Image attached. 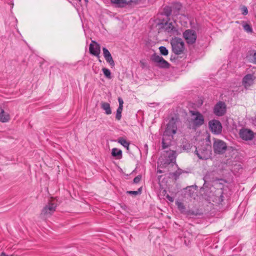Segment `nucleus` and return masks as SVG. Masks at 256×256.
Wrapping results in <instances>:
<instances>
[{"label":"nucleus","mask_w":256,"mask_h":256,"mask_svg":"<svg viewBox=\"0 0 256 256\" xmlns=\"http://www.w3.org/2000/svg\"><path fill=\"white\" fill-rule=\"evenodd\" d=\"M166 198L168 199V200H170V202H174V198H172V197L168 195L166 196Z\"/></svg>","instance_id":"nucleus-35"},{"label":"nucleus","mask_w":256,"mask_h":256,"mask_svg":"<svg viewBox=\"0 0 256 256\" xmlns=\"http://www.w3.org/2000/svg\"><path fill=\"white\" fill-rule=\"evenodd\" d=\"M112 155L117 159H120L122 156V151L117 148H113L112 150Z\"/></svg>","instance_id":"nucleus-18"},{"label":"nucleus","mask_w":256,"mask_h":256,"mask_svg":"<svg viewBox=\"0 0 256 256\" xmlns=\"http://www.w3.org/2000/svg\"><path fill=\"white\" fill-rule=\"evenodd\" d=\"M57 205L56 203L50 202L42 209L40 216L44 218L50 216L56 211Z\"/></svg>","instance_id":"nucleus-4"},{"label":"nucleus","mask_w":256,"mask_h":256,"mask_svg":"<svg viewBox=\"0 0 256 256\" xmlns=\"http://www.w3.org/2000/svg\"><path fill=\"white\" fill-rule=\"evenodd\" d=\"M242 14H244V15H246L248 13V8L246 6H243L242 8Z\"/></svg>","instance_id":"nucleus-33"},{"label":"nucleus","mask_w":256,"mask_h":256,"mask_svg":"<svg viewBox=\"0 0 256 256\" xmlns=\"http://www.w3.org/2000/svg\"><path fill=\"white\" fill-rule=\"evenodd\" d=\"M208 126L212 132L214 134H219L222 132L221 123L216 120H212L208 122Z\"/></svg>","instance_id":"nucleus-9"},{"label":"nucleus","mask_w":256,"mask_h":256,"mask_svg":"<svg viewBox=\"0 0 256 256\" xmlns=\"http://www.w3.org/2000/svg\"><path fill=\"white\" fill-rule=\"evenodd\" d=\"M174 12L171 7H168L165 9V13L166 16H170Z\"/></svg>","instance_id":"nucleus-30"},{"label":"nucleus","mask_w":256,"mask_h":256,"mask_svg":"<svg viewBox=\"0 0 256 256\" xmlns=\"http://www.w3.org/2000/svg\"><path fill=\"white\" fill-rule=\"evenodd\" d=\"M101 108L103 109L106 114H112V110L110 108V104L106 102H101Z\"/></svg>","instance_id":"nucleus-19"},{"label":"nucleus","mask_w":256,"mask_h":256,"mask_svg":"<svg viewBox=\"0 0 256 256\" xmlns=\"http://www.w3.org/2000/svg\"><path fill=\"white\" fill-rule=\"evenodd\" d=\"M255 120H256V116Z\"/></svg>","instance_id":"nucleus-41"},{"label":"nucleus","mask_w":256,"mask_h":256,"mask_svg":"<svg viewBox=\"0 0 256 256\" xmlns=\"http://www.w3.org/2000/svg\"><path fill=\"white\" fill-rule=\"evenodd\" d=\"M128 0L127 2H128V4L129 5L134 6H136V4H140L142 0Z\"/></svg>","instance_id":"nucleus-27"},{"label":"nucleus","mask_w":256,"mask_h":256,"mask_svg":"<svg viewBox=\"0 0 256 256\" xmlns=\"http://www.w3.org/2000/svg\"><path fill=\"white\" fill-rule=\"evenodd\" d=\"M152 60L156 64V65L161 68H168L170 64L164 58L156 54H154L151 56Z\"/></svg>","instance_id":"nucleus-7"},{"label":"nucleus","mask_w":256,"mask_h":256,"mask_svg":"<svg viewBox=\"0 0 256 256\" xmlns=\"http://www.w3.org/2000/svg\"><path fill=\"white\" fill-rule=\"evenodd\" d=\"M172 50L176 54H180L184 50V44L180 38H174L170 40Z\"/></svg>","instance_id":"nucleus-3"},{"label":"nucleus","mask_w":256,"mask_h":256,"mask_svg":"<svg viewBox=\"0 0 256 256\" xmlns=\"http://www.w3.org/2000/svg\"><path fill=\"white\" fill-rule=\"evenodd\" d=\"M166 161L164 164H170L174 162L176 159V153L174 150L166 152Z\"/></svg>","instance_id":"nucleus-14"},{"label":"nucleus","mask_w":256,"mask_h":256,"mask_svg":"<svg viewBox=\"0 0 256 256\" xmlns=\"http://www.w3.org/2000/svg\"><path fill=\"white\" fill-rule=\"evenodd\" d=\"M176 204L178 209L182 213L185 212L186 208L184 204L180 201H176Z\"/></svg>","instance_id":"nucleus-23"},{"label":"nucleus","mask_w":256,"mask_h":256,"mask_svg":"<svg viewBox=\"0 0 256 256\" xmlns=\"http://www.w3.org/2000/svg\"><path fill=\"white\" fill-rule=\"evenodd\" d=\"M178 124V120L172 118L166 124L162 139L163 149H165L170 146L171 141L174 138V136L176 132Z\"/></svg>","instance_id":"nucleus-1"},{"label":"nucleus","mask_w":256,"mask_h":256,"mask_svg":"<svg viewBox=\"0 0 256 256\" xmlns=\"http://www.w3.org/2000/svg\"><path fill=\"white\" fill-rule=\"evenodd\" d=\"M181 174V170H178V172H176V173H174V175L176 176H179Z\"/></svg>","instance_id":"nucleus-36"},{"label":"nucleus","mask_w":256,"mask_h":256,"mask_svg":"<svg viewBox=\"0 0 256 256\" xmlns=\"http://www.w3.org/2000/svg\"><path fill=\"white\" fill-rule=\"evenodd\" d=\"M122 108L118 107L116 110V118L118 120H120L122 118Z\"/></svg>","instance_id":"nucleus-25"},{"label":"nucleus","mask_w":256,"mask_h":256,"mask_svg":"<svg viewBox=\"0 0 256 256\" xmlns=\"http://www.w3.org/2000/svg\"><path fill=\"white\" fill-rule=\"evenodd\" d=\"M85 0L86 2H88V0Z\"/></svg>","instance_id":"nucleus-40"},{"label":"nucleus","mask_w":256,"mask_h":256,"mask_svg":"<svg viewBox=\"0 0 256 256\" xmlns=\"http://www.w3.org/2000/svg\"><path fill=\"white\" fill-rule=\"evenodd\" d=\"M172 10L174 13H178L182 8V5L178 2H176L172 4V6H170Z\"/></svg>","instance_id":"nucleus-21"},{"label":"nucleus","mask_w":256,"mask_h":256,"mask_svg":"<svg viewBox=\"0 0 256 256\" xmlns=\"http://www.w3.org/2000/svg\"><path fill=\"white\" fill-rule=\"evenodd\" d=\"M239 134L240 137L244 140H250L253 139L254 136V132L248 128H242L240 130Z\"/></svg>","instance_id":"nucleus-10"},{"label":"nucleus","mask_w":256,"mask_h":256,"mask_svg":"<svg viewBox=\"0 0 256 256\" xmlns=\"http://www.w3.org/2000/svg\"><path fill=\"white\" fill-rule=\"evenodd\" d=\"M142 178V176L140 175H138L136 176L134 179V182L135 184H137L140 182Z\"/></svg>","instance_id":"nucleus-32"},{"label":"nucleus","mask_w":256,"mask_h":256,"mask_svg":"<svg viewBox=\"0 0 256 256\" xmlns=\"http://www.w3.org/2000/svg\"><path fill=\"white\" fill-rule=\"evenodd\" d=\"M160 52V54L164 56H166L168 54V50L164 46H161L159 48Z\"/></svg>","instance_id":"nucleus-26"},{"label":"nucleus","mask_w":256,"mask_h":256,"mask_svg":"<svg viewBox=\"0 0 256 256\" xmlns=\"http://www.w3.org/2000/svg\"><path fill=\"white\" fill-rule=\"evenodd\" d=\"M226 111V104L222 102H218L214 106V113L218 116H223Z\"/></svg>","instance_id":"nucleus-12"},{"label":"nucleus","mask_w":256,"mask_h":256,"mask_svg":"<svg viewBox=\"0 0 256 256\" xmlns=\"http://www.w3.org/2000/svg\"><path fill=\"white\" fill-rule=\"evenodd\" d=\"M186 214H187L188 215H189V214H194L193 212H191L190 211H188V212H186Z\"/></svg>","instance_id":"nucleus-37"},{"label":"nucleus","mask_w":256,"mask_h":256,"mask_svg":"<svg viewBox=\"0 0 256 256\" xmlns=\"http://www.w3.org/2000/svg\"><path fill=\"white\" fill-rule=\"evenodd\" d=\"M243 28L244 30L248 32H252V27L248 24H244Z\"/></svg>","instance_id":"nucleus-29"},{"label":"nucleus","mask_w":256,"mask_h":256,"mask_svg":"<svg viewBox=\"0 0 256 256\" xmlns=\"http://www.w3.org/2000/svg\"><path fill=\"white\" fill-rule=\"evenodd\" d=\"M192 118L189 121L190 128L196 129L202 126L204 122L203 115L198 111L190 110Z\"/></svg>","instance_id":"nucleus-2"},{"label":"nucleus","mask_w":256,"mask_h":256,"mask_svg":"<svg viewBox=\"0 0 256 256\" xmlns=\"http://www.w3.org/2000/svg\"><path fill=\"white\" fill-rule=\"evenodd\" d=\"M183 36L188 44L195 43L197 38L196 32L192 30H185L183 33Z\"/></svg>","instance_id":"nucleus-6"},{"label":"nucleus","mask_w":256,"mask_h":256,"mask_svg":"<svg viewBox=\"0 0 256 256\" xmlns=\"http://www.w3.org/2000/svg\"><path fill=\"white\" fill-rule=\"evenodd\" d=\"M100 45L94 40H92V43L90 44V53L96 56L98 58L100 57Z\"/></svg>","instance_id":"nucleus-11"},{"label":"nucleus","mask_w":256,"mask_h":256,"mask_svg":"<svg viewBox=\"0 0 256 256\" xmlns=\"http://www.w3.org/2000/svg\"><path fill=\"white\" fill-rule=\"evenodd\" d=\"M252 61L253 63L256 64V51H252L251 54Z\"/></svg>","instance_id":"nucleus-31"},{"label":"nucleus","mask_w":256,"mask_h":256,"mask_svg":"<svg viewBox=\"0 0 256 256\" xmlns=\"http://www.w3.org/2000/svg\"><path fill=\"white\" fill-rule=\"evenodd\" d=\"M102 51L104 56L106 62L110 64L112 68L114 67L115 65L114 62L108 50L106 48H103Z\"/></svg>","instance_id":"nucleus-13"},{"label":"nucleus","mask_w":256,"mask_h":256,"mask_svg":"<svg viewBox=\"0 0 256 256\" xmlns=\"http://www.w3.org/2000/svg\"><path fill=\"white\" fill-rule=\"evenodd\" d=\"M168 256H172V255H168Z\"/></svg>","instance_id":"nucleus-42"},{"label":"nucleus","mask_w":256,"mask_h":256,"mask_svg":"<svg viewBox=\"0 0 256 256\" xmlns=\"http://www.w3.org/2000/svg\"><path fill=\"white\" fill-rule=\"evenodd\" d=\"M118 101L119 102V106L118 107L123 108L124 101H123L122 99L121 98H118Z\"/></svg>","instance_id":"nucleus-34"},{"label":"nucleus","mask_w":256,"mask_h":256,"mask_svg":"<svg viewBox=\"0 0 256 256\" xmlns=\"http://www.w3.org/2000/svg\"><path fill=\"white\" fill-rule=\"evenodd\" d=\"M10 120L9 114L2 109L0 112V122H8Z\"/></svg>","instance_id":"nucleus-17"},{"label":"nucleus","mask_w":256,"mask_h":256,"mask_svg":"<svg viewBox=\"0 0 256 256\" xmlns=\"http://www.w3.org/2000/svg\"><path fill=\"white\" fill-rule=\"evenodd\" d=\"M102 70L104 72V75L106 78L108 79H110L112 78L111 72L108 69L106 68H103L102 69Z\"/></svg>","instance_id":"nucleus-24"},{"label":"nucleus","mask_w":256,"mask_h":256,"mask_svg":"<svg viewBox=\"0 0 256 256\" xmlns=\"http://www.w3.org/2000/svg\"><path fill=\"white\" fill-rule=\"evenodd\" d=\"M163 28L164 30L167 32L170 36H178L180 34L178 28L176 26V22H166Z\"/></svg>","instance_id":"nucleus-8"},{"label":"nucleus","mask_w":256,"mask_h":256,"mask_svg":"<svg viewBox=\"0 0 256 256\" xmlns=\"http://www.w3.org/2000/svg\"><path fill=\"white\" fill-rule=\"evenodd\" d=\"M254 76L251 74H246L242 80L243 84L246 88L250 86L254 82Z\"/></svg>","instance_id":"nucleus-15"},{"label":"nucleus","mask_w":256,"mask_h":256,"mask_svg":"<svg viewBox=\"0 0 256 256\" xmlns=\"http://www.w3.org/2000/svg\"><path fill=\"white\" fill-rule=\"evenodd\" d=\"M158 173H160H160H162V172L161 170H158Z\"/></svg>","instance_id":"nucleus-39"},{"label":"nucleus","mask_w":256,"mask_h":256,"mask_svg":"<svg viewBox=\"0 0 256 256\" xmlns=\"http://www.w3.org/2000/svg\"><path fill=\"white\" fill-rule=\"evenodd\" d=\"M213 148L214 153L216 154H222L227 149L226 144L222 140L216 139L213 144Z\"/></svg>","instance_id":"nucleus-5"},{"label":"nucleus","mask_w":256,"mask_h":256,"mask_svg":"<svg viewBox=\"0 0 256 256\" xmlns=\"http://www.w3.org/2000/svg\"><path fill=\"white\" fill-rule=\"evenodd\" d=\"M112 2L118 5L119 6L123 7L126 4H128L127 0H112Z\"/></svg>","instance_id":"nucleus-22"},{"label":"nucleus","mask_w":256,"mask_h":256,"mask_svg":"<svg viewBox=\"0 0 256 256\" xmlns=\"http://www.w3.org/2000/svg\"><path fill=\"white\" fill-rule=\"evenodd\" d=\"M118 142L126 148L127 150H129L130 143L126 139L120 137L118 140Z\"/></svg>","instance_id":"nucleus-20"},{"label":"nucleus","mask_w":256,"mask_h":256,"mask_svg":"<svg viewBox=\"0 0 256 256\" xmlns=\"http://www.w3.org/2000/svg\"><path fill=\"white\" fill-rule=\"evenodd\" d=\"M142 192V188H139L138 190L136 191H128L127 193L130 194H133L134 196H136L138 194H140Z\"/></svg>","instance_id":"nucleus-28"},{"label":"nucleus","mask_w":256,"mask_h":256,"mask_svg":"<svg viewBox=\"0 0 256 256\" xmlns=\"http://www.w3.org/2000/svg\"><path fill=\"white\" fill-rule=\"evenodd\" d=\"M195 153L198 156V158L201 160H206L208 156V152L206 150H202L200 149L198 150L196 149Z\"/></svg>","instance_id":"nucleus-16"},{"label":"nucleus","mask_w":256,"mask_h":256,"mask_svg":"<svg viewBox=\"0 0 256 256\" xmlns=\"http://www.w3.org/2000/svg\"><path fill=\"white\" fill-rule=\"evenodd\" d=\"M0 256H8V255H6L5 253L2 252L0 254Z\"/></svg>","instance_id":"nucleus-38"}]
</instances>
